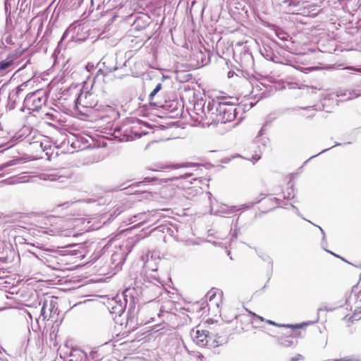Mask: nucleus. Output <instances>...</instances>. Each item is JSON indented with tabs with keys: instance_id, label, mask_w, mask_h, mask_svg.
<instances>
[{
	"instance_id": "obj_1",
	"label": "nucleus",
	"mask_w": 361,
	"mask_h": 361,
	"mask_svg": "<svg viewBox=\"0 0 361 361\" xmlns=\"http://www.w3.org/2000/svg\"><path fill=\"white\" fill-rule=\"evenodd\" d=\"M237 108L231 102L216 101L214 124L226 123L235 120Z\"/></svg>"
},
{
	"instance_id": "obj_2",
	"label": "nucleus",
	"mask_w": 361,
	"mask_h": 361,
	"mask_svg": "<svg viewBox=\"0 0 361 361\" xmlns=\"http://www.w3.org/2000/svg\"><path fill=\"white\" fill-rule=\"evenodd\" d=\"M47 97L39 91L27 94L23 101V108L32 111H39L45 104Z\"/></svg>"
},
{
	"instance_id": "obj_3",
	"label": "nucleus",
	"mask_w": 361,
	"mask_h": 361,
	"mask_svg": "<svg viewBox=\"0 0 361 361\" xmlns=\"http://www.w3.org/2000/svg\"><path fill=\"white\" fill-rule=\"evenodd\" d=\"M191 336L196 344L200 347L209 346V348H216L220 345L215 338H213L209 335V331L206 330H192Z\"/></svg>"
},
{
	"instance_id": "obj_4",
	"label": "nucleus",
	"mask_w": 361,
	"mask_h": 361,
	"mask_svg": "<svg viewBox=\"0 0 361 361\" xmlns=\"http://www.w3.org/2000/svg\"><path fill=\"white\" fill-rule=\"evenodd\" d=\"M99 66V72L107 75L118 69L117 57L116 54H107L97 63Z\"/></svg>"
},
{
	"instance_id": "obj_5",
	"label": "nucleus",
	"mask_w": 361,
	"mask_h": 361,
	"mask_svg": "<svg viewBox=\"0 0 361 361\" xmlns=\"http://www.w3.org/2000/svg\"><path fill=\"white\" fill-rule=\"evenodd\" d=\"M216 109V101L214 99L209 100L207 104L204 105L202 115H200L197 119H200V121H205V123L208 126L214 124Z\"/></svg>"
},
{
	"instance_id": "obj_6",
	"label": "nucleus",
	"mask_w": 361,
	"mask_h": 361,
	"mask_svg": "<svg viewBox=\"0 0 361 361\" xmlns=\"http://www.w3.org/2000/svg\"><path fill=\"white\" fill-rule=\"evenodd\" d=\"M158 307L159 305L157 303L151 301L142 305L137 311V317L140 318L141 323L147 324L150 320H154V314L152 310Z\"/></svg>"
},
{
	"instance_id": "obj_7",
	"label": "nucleus",
	"mask_w": 361,
	"mask_h": 361,
	"mask_svg": "<svg viewBox=\"0 0 361 361\" xmlns=\"http://www.w3.org/2000/svg\"><path fill=\"white\" fill-rule=\"evenodd\" d=\"M255 143L258 148L259 153L256 152V154L250 159L253 161V163L260 159L261 154L266 150L269 149L270 147V140L267 137L257 136L255 140Z\"/></svg>"
},
{
	"instance_id": "obj_8",
	"label": "nucleus",
	"mask_w": 361,
	"mask_h": 361,
	"mask_svg": "<svg viewBox=\"0 0 361 361\" xmlns=\"http://www.w3.org/2000/svg\"><path fill=\"white\" fill-rule=\"evenodd\" d=\"M92 96V94L89 92L80 93L75 99L76 105L79 104L84 107H93L96 104L88 101V99Z\"/></svg>"
},
{
	"instance_id": "obj_9",
	"label": "nucleus",
	"mask_w": 361,
	"mask_h": 361,
	"mask_svg": "<svg viewBox=\"0 0 361 361\" xmlns=\"http://www.w3.org/2000/svg\"><path fill=\"white\" fill-rule=\"evenodd\" d=\"M245 207V204L241 205L240 207H238L237 206H231L228 207L227 205H222L216 211V214L219 216H224V214H233L238 211H239L241 207ZM249 206H246V207H248Z\"/></svg>"
},
{
	"instance_id": "obj_10",
	"label": "nucleus",
	"mask_w": 361,
	"mask_h": 361,
	"mask_svg": "<svg viewBox=\"0 0 361 361\" xmlns=\"http://www.w3.org/2000/svg\"><path fill=\"white\" fill-rule=\"evenodd\" d=\"M23 87H26L25 83L21 84L18 86L13 92L9 94L8 99L11 103V107L14 108V104L16 102L17 98L19 97V94L22 91H23Z\"/></svg>"
},
{
	"instance_id": "obj_11",
	"label": "nucleus",
	"mask_w": 361,
	"mask_h": 361,
	"mask_svg": "<svg viewBox=\"0 0 361 361\" xmlns=\"http://www.w3.org/2000/svg\"><path fill=\"white\" fill-rule=\"evenodd\" d=\"M207 102L202 98L197 99L195 102L194 106H193V110H194L195 114L197 116H199L200 115H202V113L204 111V105L207 104Z\"/></svg>"
},
{
	"instance_id": "obj_12",
	"label": "nucleus",
	"mask_w": 361,
	"mask_h": 361,
	"mask_svg": "<svg viewBox=\"0 0 361 361\" xmlns=\"http://www.w3.org/2000/svg\"><path fill=\"white\" fill-rule=\"evenodd\" d=\"M266 322L269 324L279 326V327H285V328H290L292 329H298L302 328L303 326L306 325V324H279L276 322L271 321V320H266Z\"/></svg>"
},
{
	"instance_id": "obj_13",
	"label": "nucleus",
	"mask_w": 361,
	"mask_h": 361,
	"mask_svg": "<svg viewBox=\"0 0 361 361\" xmlns=\"http://www.w3.org/2000/svg\"><path fill=\"white\" fill-rule=\"evenodd\" d=\"M162 84L158 83L155 88L152 91V92L149 95V100L151 105H154L157 106H159L155 102H154V99L155 95L161 90Z\"/></svg>"
},
{
	"instance_id": "obj_14",
	"label": "nucleus",
	"mask_w": 361,
	"mask_h": 361,
	"mask_svg": "<svg viewBox=\"0 0 361 361\" xmlns=\"http://www.w3.org/2000/svg\"><path fill=\"white\" fill-rule=\"evenodd\" d=\"M361 95V90H347L345 93L338 94V96H347L345 100L352 99L356 97H358Z\"/></svg>"
},
{
	"instance_id": "obj_15",
	"label": "nucleus",
	"mask_w": 361,
	"mask_h": 361,
	"mask_svg": "<svg viewBox=\"0 0 361 361\" xmlns=\"http://www.w3.org/2000/svg\"><path fill=\"white\" fill-rule=\"evenodd\" d=\"M112 313H114L116 314L121 315L125 310V306H123L121 303L118 304L117 305H115L114 307H112Z\"/></svg>"
},
{
	"instance_id": "obj_16",
	"label": "nucleus",
	"mask_w": 361,
	"mask_h": 361,
	"mask_svg": "<svg viewBox=\"0 0 361 361\" xmlns=\"http://www.w3.org/2000/svg\"><path fill=\"white\" fill-rule=\"evenodd\" d=\"M262 322H264L263 317H262L255 313H252V324H254L255 325H256L257 326H260L259 323Z\"/></svg>"
},
{
	"instance_id": "obj_17",
	"label": "nucleus",
	"mask_w": 361,
	"mask_h": 361,
	"mask_svg": "<svg viewBox=\"0 0 361 361\" xmlns=\"http://www.w3.org/2000/svg\"><path fill=\"white\" fill-rule=\"evenodd\" d=\"M276 36L283 41H287L288 36L281 30H276Z\"/></svg>"
},
{
	"instance_id": "obj_18",
	"label": "nucleus",
	"mask_w": 361,
	"mask_h": 361,
	"mask_svg": "<svg viewBox=\"0 0 361 361\" xmlns=\"http://www.w3.org/2000/svg\"><path fill=\"white\" fill-rule=\"evenodd\" d=\"M78 357V358L80 357V360L79 361H82V359L84 357H85V354L83 351H81V350H73L71 353V357Z\"/></svg>"
},
{
	"instance_id": "obj_19",
	"label": "nucleus",
	"mask_w": 361,
	"mask_h": 361,
	"mask_svg": "<svg viewBox=\"0 0 361 361\" xmlns=\"http://www.w3.org/2000/svg\"><path fill=\"white\" fill-rule=\"evenodd\" d=\"M344 361H361V357L359 355H350L344 357Z\"/></svg>"
},
{
	"instance_id": "obj_20",
	"label": "nucleus",
	"mask_w": 361,
	"mask_h": 361,
	"mask_svg": "<svg viewBox=\"0 0 361 361\" xmlns=\"http://www.w3.org/2000/svg\"><path fill=\"white\" fill-rule=\"evenodd\" d=\"M47 302H44L42 309H41V316L43 317L44 319L49 318V314L46 311Z\"/></svg>"
},
{
	"instance_id": "obj_21",
	"label": "nucleus",
	"mask_w": 361,
	"mask_h": 361,
	"mask_svg": "<svg viewBox=\"0 0 361 361\" xmlns=\"http://www.w3.org/2000/svg\"><path fill=\"white\" fill-rule=\"evenodd\" d=\"M39 147L43 151L47 150L50 148V145L48 144V142L46 141V142H43L42 141L39 142Z\"/></svg>"
},
{
	"instance_id": "obj_22",
	"label": "nucleus",
	"mask_w": 361,
	"mask_h": 361,
	"mask_svg": "<svg viewBox=\"0 0 361 361\" xmlns=\"http://www.w3.org/2000/svg\"><path fill=\"white\" fill-rule=\"evenodd\" d=\"M150 288H151V290L157 292L158 294H160L163 289L162 287H160V286H156V285H152L150 286Z\"/></svg>"
},
{
	"instance_id": "obj_23",
	"label": "nucleus",
	"mask_w": 361,
	"mask_h": 361,
	"mask_svg": "<svg viewBox=\"0 0 361 361\" xmlns=\"http://www.w3.org/2000/svg\"><path fill=\"white\" fill-rule=\"evenodd\" d=\"M11 65V63L10 62H5V61H3L2 63H1L0 64V69L1 70H5L9 66Z\"/></svg>"
},
{
	"instance_id": "obj_24",
	"label": "nucleus",
	"mask_w": 361,
	"mask_h": 361,
	"mask_svg": "<svg viewBox=\"0 0 361 361\" xmlns=\"http://www.w3.org/2000/svg\"><path fill=\"white\" fill-rule=\"evenodd\" d=\"M259 256L264 260L268 262L269 264H272V260L269 256H262L259 255Z\"/></svg>"
},
{
	"instance_id": "obj_25",
	"label": "nucleus",
	"mask_w": 361,
	"mask_h": 361,
	"mask_svg": "<svg viewBox=\"0 0 361 361\" xmlns=\"http://www.w3.org/2000/svg\"><path fill=\"white\" fill-rule=\"evenodd\" d=\"M50 306H51V307L49 309V311L50 312V313L49 314V318L51 317L52 312H54V313H55L57 310V309H55V307L54 305L52 306V302H51Z\"/></svg>"
},
{
	"instance_id": "obj_26",
	"label": "nucleus",
	"mask_w": 361,
	"mask_h": 361,
	"mask_svg": "<svg viewBox=\"0 0 361 361\" xmlns=\"http://www.w3.org/2000/svg\"><path fill=\"white\" fill-rule=\"evenodd\" d=\"M318 228L320 229V231H322V233L323 234V236H322V246H324V243H326V235H325L324 231L322 229V228L320 227V226H318Z\"/></svg>"
},
{
	"instance_id": "obj_27",
	"label": "nucleus",
	"mask_w": 361,
	"mask_h": 361,
	"mask_svg": "<svg viewBox=\"0 0 361 361\" xmlns=\"http://www.w3.org/2000/svg\"><path fill=\"white\" fill-rule=\"evenodd\" d=\"M302 359H303L302 355L298 354L295 357H293L291 360L292 361H299V360H301Z\"/></svg>"
},
{
	"instance_id": "obj_28",
	"label": "nucleus",
	"mask_w": 361,
	"mask_h": 361,
	"mask_svg": "<svg viewBox=\"0 0 361 361\" xmlns=\"http://www.w3.org/2000/svg\"><path fill=\"white\" fill-rule=\"evenodd\" d=\"M10 1H11V0H5L4 6H5V10L6 12H7L8 7H11Z\"/></svg>"
},
{
	"instance_id": "obj_29",
	"label": "nucleus",
	"mask_w": 361,
	"mask_h": 361,
	"mask_svg": "<svg viewBox=\"0 0 361 361\" xmlns=\"http://www.w3.org/2000/svg\"><path fill=\"white\" fill-rule=\"evenodd\" d=\"M70 30V27H68L63 33V35H62L61 38V42L63 41L65 39V38L67 37V35L68 33Z\"/></svg>"
},
{
	"instance_id": "obj_30",
	"label": "nucleus",
	"mask_w": 361,
	"mask_h": 361,
	"mask_svg": "<svg viewBox=\"0 0 361 361\" xmlns=\"http://www.w3.org/2000/svg\"><path fill=\"white\" fill-rule=\"evenodd\" d=\"M191 176H192V173H187L182 175L180 178H183V179H186V178L190 177Z\"/></svg>"
},
{
	"instance_id": "obj_31",
	"label": "nucleus",
	"mask_w": 361,
	"mask_h": 361,
	"mask_svg": "<svg viewBox=\"0 0 361 361\" xmlns=\"http://www.w3.org/2000/svg\"><path fill=\"white\" fill-rule=\"evenodd\" d=\"M284 3L287 4L288 6H292V5L295 6L296 5L295 4H293V0H286L284 1Z\"/></svg>"
},
{
	"instance_id": "obj_32",
	"label": "nucleus",
	"mask_w": 361,
	"mask_h": 361,
	"mask_svg": "<svg viewBox=\"0 0 361 361\" xmlns=\"http://www.w3.org/2000/svg\"><path fill=\"white\" fill-rule=\"evenodd\" d=\"M82 201L86 202V203H92V202H95V200L89 198V199L84 200Z\"/></svg>"
},
{
	"instance_id": "obj_33",
	"label": "nucleus",
	"mask_w": 361,
	"mask_h": 361,
	"mask_svg": "<svg viewBox=\"0 0 361 361\" xmlns=\"http://www.w3.org/2000/svg\"><path fill=\"white\" fill-rule=\"evenodd\" d=\"M4 243L2 242H0V253L2 252V251L4 250Z\"/></svg>"
},
{
	"instance_id": "obj_34",
	"label": "nucleus",
	"mask_w": 361,
	"mask_h": 361,
	"mask_svg": "<svg viewBox=\"0 0 361 361\" xmlns=\"http://www.w3.org/2000/svg\"><path fill=\"white\" fill-rule=\"evenodd\" d=\"M94 67L93 64L88 63L86 66L88 71H90V68H92Z\"/></svg>"
},
{
	"instance_id": "obj_35",
	"label": "nucleus",
	"mask_w": 361,
	"mask_h": 361,
	"mask_svg": "<svg viewBox=\"0 0 361 361\" xmlns=\"http://www.w3.org/2000/svg\"><path fill=\"white\" fill-rule=\"evenodd\" d=\"M208 295H209V300H212V298L215 295V293H213V291H212V290H211V291H209V292L208 293Z\"/></svg>"
},
{
	"instance_id": "obj_36",
	"label": "nucleus",
	"mask_w": 361,
	"mask_h": 361,
	"mask_svg": "<svg viewBox=\"0 0 361 361\" xmlns=\"http://www.w3.org/2000/svg\"><path fill=\"white\" fill-rule=\"evenodd\" d=\"M237 235H238L237 231H236V230H235V231H234V232H233V233L232 234V239H233V238H236V237H237Z\"/></svg>"
},
{
	"instance_id": "obj_37",
	"label": "nucleus",
	"mask_w": 361,
	"mask_h": 361,
	"mask_svg": "<svg viewBox=\"0 0 361 361\" xmlns=\"http://www.w3.org/2000/svg\"><path fill=\"white\" fill-rule=\"evenodd\" d=\"M291 207H292L295 210V212H297V214H299V210H298V209L296 207L293 206V205H291Z\"/></svg>"
},
{
	"instance_id": "obj_38",
	"label": "nucleus",
	"mask_w": 361,
	"mask_h": 361,
	"mask_svg": "<svg viewBox=\"0 0 361 361\" xmlns=\"http://www.w3.org/2000/svg\"><path fill=\"white\" fill-rule=\"evenodd\" d=\"M69 204H70L69 202H66L63 203V204H60L59 206H63V205H68V206Z\"/></svg>"
},
{
	"instance_id": "obj_39",
	"label": "nucleus",
	"mask_w": 361,
	"mask_h": 361,
	"mask_svg": "<svg viewBox=\"0 0 361 361\" xmlns=\"http://www.w3.org/2000/svg\"><path fill=\"white\" fill-rule=\"evenodd\" d=\"M267 123H268V122H267V121H266L265 124L262 126V129H261L260 132H261V131H262V130H264V128H265V126H267Z\"/></svg>"
},
{
	"instance_id": "obj_40",
	"label": "nucleus",
	"mask_w": 361,
	"mask_h": 361,
	"mask_svg": "<svg viewBox=\"0 0 361 361\" xmlns=\"http://www.w3.org/2000/svg\"><path fill=\"white\" fill-rule=\"evenodd\" d=\"M50 176L51 177V178H50V180H56V178H54V175H50Z\"/></svg>"
},
{
	"instance_id": "obj_41",
	"label": "nucleus",
	"mask_w": 361,
	"mask_h": 361,
	"mask_svg": "<svg viewBox=\"0 0 361 361\" xmlns=\"http://www.w3.org/2000/svg\"><path fill=\"white\" fill-rule=\"evenodd\" d=\"M71 357L72 358H71L70 361H78V359L75 360L74 357Z\"/></svg>"
},
{
	"instance_id": "obj_42",
	"label": "nucleus",
	"mask_w": 361,
	"mask_h": 361,
	"mask_svg": "<svg viewBox=\"0 0 361 361\" xmlns=\"http://www.w3.org/2000/svg\"><path fill=\"white\" fill-rule=\"evenodd\" d=\"M267 59H270L271 61H274V59L272 58L269 57V56L268 54L267 55Z\"/></svg>"
},
{
	"instance_id": "obj_43",
	"label": "nucleus",
	"mask_w": 361,
	"mask_h": 361,
	"mask_svg": "<svg viewBox=\"0 0 361 361\" xmlns=\"http://www.w3.org/2000/svg\"><path fill=\"white\" fill-rule=\"evenodd\" d=\"M354 70L357 71V72H359V73H361V68H355Z\"/></svg>"
},
{
	"instance_id": "obj_44",
	"label": "nucleus",
	"mask_w": 361,
	"mask_h": 361,
	"mask_svg": "<svg viewBox=\"0 0 361 361\" xmlns=\"http://www.w3.org/2000/svg\"><path fill=\"white\" fill-rule=\"evenodd\" d=\"M329 149H330V148H329V149H325L322 150L320 153L325 152H326L327 150H329Z\"/></svg>"
},
{
	"instance_id": "obj_45",
	"label": "nucleus",
	"mask_w": 361,
	"mask_h": 361,
	"mask_svg": "<svg viewBox=\"0 0 361 361\" xmlns=\"http://www.w3.org/2000/svg\"><path fill=\"white\" fill-rule=\"evenodd\" d=\"M329 252H330L331 255H334V256H336V257H338V256L337 255L334 254V252H331V251H329Z\"/></svg>"
},
{
	"instance_id": "obj_46",
	"label": "nucleus",
	"mask_w": 361,
	"mask_h": 361,
	"mask_svg": "<svg viewBox=\"0 0 361 361\" xmlns=\"http://www.w3.org/2000/svg\"><path fill=\"white\" fill-rule=\"evenodd\" d=\"M145 214H146L145 213H144V214H139V216H144V215H145Z\"/></svg>"
},
{
	"instance_id": "obj_47",
	"label": "nucleus",
	"mask_w": 361,
	"mask_h": 361,
	"mask_svg": "<svg viewBox=\"0 0 361 361\" xmlns=\"http://www.w3.org/2000/svg\"><path fill=\"white\" fill-rule=\"evenodd\" d=\"M231 72H229L228 73V77H231Z\"/></svg>"
}]
</instances>
